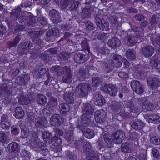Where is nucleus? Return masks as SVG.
I'll use <instances>...</instances> for the list:
<instances>
[{
	"instance_id": "nucleus-1",
	"label": "nucleus",
	"mask_w": 160,
	"mask_h": 160,
	"mask_svg": "<svg viewBox=\"0 0 160 160\" xmlns=\"http://www.w3.org/2000/svg\"><path fill=\"white\" fill-rule=\"evenodd\" d=\"M125 138L124 132L121 130H117L113 133L112 135V139L109 137L108 133H105L103 137L104 142L100 144L101 145L99 146V148H101V146H104L110 148L112 145V142L115 144H119L122 142Z\"/></svg>"
},
{
	"instance_id": "nucleus-2",
	"label": "nucleus",
	"mask_w": 160,
	"mask_h": 160,
	"mask_svg": "<svg viewBox=\"0 0 160 160\" xmlns=\"http://www.w3.org/2000/svg\"><path fill=\"white\" fill-rule=\"evenodd\" d=\"M18 52L21 55H27L28 52L35 58H37L39 55V50L35 49L32 42L28 40L21 42L18 45Z\"/></svg>"
},
{
	"instance_id": "nucleus-3",
	"label": "nucleus",
	"mask_w": 160,
	"mask_h": 160,
	"mask_svg": "<svg viewBox=\"0 0 160 160\" xmlns=\"http://www.w3.org/2000/svg\"><path fill=\"white\" fill-rule=\"evenodd\" d=\"M91 85L87 82L78 84L76 88L75 93L80 98L85 97L88 95V92L91 90Z\"/></svg>"
},
{
	"instance_id": "nucleus-4",
	"label": "nucleus",
	"mask_w": 160,
	"mask_h": 160,
	"mask_svg": "<svg viewBox=\"0 0 160 160\" xmlns=\"http://www.w3.org/2000/svg\"><path fill=\"white\" fill-rule=\"evenodd\" d=\"M100 17L99 14H96L94 17L95 23L101 30H107L109 28V23L107 20L101 19Z\"/></svg>"
},
{
	"instance_id": "nucleus-5",
	"label": "nucleus",
	"mask_w": 160,
	"mask_h": 160,
	"mask_svg": "<svg viewBox=\"0 0 160 160\" xmlns=\"http://www.w3.org/2000/svg\"><path fill=\"white\" fill-rule=\"evenodd\" d=\"M141 36L139 35L136 36H128L126 37L124 39L125 43L129 46H134L137 42H139L141 41Z\"/></svg>"
},
{
	"instance_id": "nucleus-6",
	"label": "nucleus",
	"mask_w": 160,
	"mask_h": 160,
	"mask_svg": "<svg viewBox=\"0 0 160 160\" xmlns=\"http://www.w3.org/2000/svg\"><path fill=\"white\" fill-rule=\"evenodd\" d=\"M142 55L146 58H150L154 53V48L152 46L148 45L144 46L142 48Z\"/></svg>"
},
{
	"instance_id": "nucleus-7",
	"label": "nucleus",
	"mask_w": 160,
	"mask_h": 160,
	"mask_svg": "<svg viewBox=\"0 0 160 160\" xmlns=\"http://www.w3.org/2000/svg\"><path fill=\"white\" fill-rule=\"evenodd\" d=\"M49 15L51 20L54 24H56L61 21V18L58 11L54 9L51 10L49 12Z\"/></svg>"
},
{
	"instance_id": "nucleus-8",
	"label": "nucleus",
	"mask_w": 160,
	"mask_h": 160,
	"mask_svg": "<svg viewBox=\"0 0 160 160\" xmlns=\"http://www.w3.org/2000/svg\"><path fill=\"white\" fill-rule=\"evenodd\" d=\"M64 122V119L58 114H54L51 117L50 123L53 126L60 125Z\"/></svg>"
},
{
	"instance_id": "nucleus-9",
	"label": "nucleus",
	"mask_w": 160,
	"mask_h": 160,
	"mask_svg": "<svg viewBox=\"0 0 160 160\" xmlns=\"http://www.w3.org/2000/svg\"><path fill=\"white\" fill-rule=\"evenodd\" d=\"M106 114V112L102 110L96 111L95 112L94 115V118L96 122L99 123H103L105 120Z\"/></svg>"
},
{
	"instance_id": "nucleus-10",
	"label": "nucleus",
	"mask_w": 160,
	"mask_h": 160,
	"mask_svg": "<svg viewBox=\"0 0 160 160\" xmlns=\"http://www.w3.org/2000/svg\"><path fill=\"white\" fill-rule=\"evenodd\" d=\"M35 143L34 145L36 148H40L41 150L40 152V153L42 155L41 157L42 156H45L49 154V151L47 149V146L43 142H35Z\"/></svg>"
},
{
	"instance_id": "nucleus-11",
	"label": "nucleus",
	"mask_w": 160,
	"mask_h": 160,
	"mask_svg": "<svg viewBox=\"0 0 160 160\" xmlns=\"http://www.w3.org/2000/svg\"><path fill=\"white\" fill-rule=\"evenodd\" d=\"M77 127L81 130L84 136L87 138L90 139L94 136V132L92 129L85 128L82 125H77Z\"/></svg>"
},
{
	"instance_id": "nucleus-12",
	"label": "nucleus",
	"mask_w": 160,
	"mask_h": 160,
	"mask_svg": "<svg viewBox=\"0 0 160 160\" xmlns=\"http://www.w3.org/2000/svg\"><path fill=\"white\" fill-rule=\"evenodd\" d=\"M122 58L121 56L113 53L111 59V64L113 66L119 67L121 66Z\"/></svg>"
},
{
	"instance_id": "nucleus-13",
	"label": "nucleus",
	"mask_w": 160,
	"mask_h": 160,
	"mask_svg": "<svg viewBox=\"0 0 160 160\" xmlns=\"http://www.w3.org/2000/svg\"><path fill=\"white\" fill-rule=\"evenodd\" d=\"M89 56L88 54L78 53L74 56V59L76 62L83 63L89 59Z\"/></svg>"
},
{
	"instance_id": "nucleus-14",
	"label": "nucleus",
	"mask_w": 160,
	"mask_h": 160,
	"mask_svg": "<svg viewBox=\"0 0 160 160\" xmlns=\"http://www.w3.org/2000/svg\"><path fill=\"white\" fill-rule=\"evenodd\" d=\"M93 98L95 100V104L97 106H102L105 103L104 98L101 95L97 92H95L93 94Z\"/></svg>"
},
{
	"instance_id": "nucleus-15",
	"label": "nucleus",
	"mask_w": 160,
	"mask_h": 160,
	"mask_svg": "<svg viewBox=\"0 0 160 160\" xmlns=\"http://www.w3.org/2000/svg\"><path fill=\"white\" fill-rule=\"evenodd\" d=\"M0 124L1 128L3 129H8L9 128L11 124L7 115H3L2 116Z\"/></svg>"
},
{
	"instance_id": "nucleus-16",
	"label": "nucleus",
	"mask_w": 160,
	"mask_h": 160,
	"mask_svg": "<svg viewBox=\"0 0 160 160\" xmlns=\"http://www.w3.org/2000/svg\"><path fill=\"white\" fill-rule=\"evenodd\" d=\"M131 126L135 129L141 130L144 126V123L141 121L132 120L130 123Z\"/></svg>"
},
{
	"instance_id": "nucleus-17",
	"label": "nucleus",
	"mask_w": 160,
	"mask_h": 160,
	"mask_svg": "<svg viewBox=\"0 0 160 160\" xmlns=\"http://www.w3.org/2000/svg\"><path fill=\"white\" fill-rule=\"evenodd\" d=\"M142 103V108L147 110L151 111L154 108V106L153 104L149 102L145 98L141 99Z\"/></svg>"
},
{
	"instance_id": "nucleus-18",
	"label": "nucleus",
	"mask_w": 160,
	"mask_h": 160,
	"mask_svg": "<svg viewBox=\"0 0 160 160\" xmlns=\"http://www.w3.org/2000/svg\"><path fill=\"white\" fill-rule=\"evenodd\" d=\"M147 83L151 88L153 89L158 87L159 81L156 78H148L147 79Z\"/></svg>"
},
{
	"instance_id": "nucleus-19",
	"label": "nucleus",
	"mask_w": 160,
	"mask_h": 160,
	"mask_svg": "<svg viewBox=\"0 0 160 160\" xmlns=\"http://www.w3.org/2000/svg\"><path fill=\"white\" fill-rule=\"evenodd\" d=\"M28 35L32 38H34L33 40V42L37 46H39L42 44V42L38 37L39 33L38 32L35 31H31L28 32Z\"/></svg>"
},
{
	"instance_id": "nucleus-20",
	"label": "nucleus",
	"mask_w": 160,
	"mask_h": 160,
	"mask_svg": "<svg viewBox=\"0 0 160 160\" xmlns=\"http://www.w3.org/2000/svg\"><path fill=\"white\" fill-rule=\"evenodd\" d=\"M21 8L20 7H17L10 12V18L13 20L16 21L18 20V18L21 15Z\"/></svg>"
},
{
	"instance_id": "nucleus-21",
	"label": "nucleus",
	"mask_w": 160,
	"mask_h": 160,
	"mask_svg": "<svg viewBox=\"0 0 160 160\" xmlns=\"http://www.w3.org/2000/svg\"><path fill=\"white\" fill-rule=\"evenodd\" d=\"M92 9L89 6L85 7L82 9L81 13V17L83 19L89 18L91 15Z\"/></svg>"
},
{
	"instance_id": "nucleus-22",
	"label": "nucleus",
	"mask_w": 160,
	"mask_h": 160,
	"mask_svg": "<svg viewBox=\"0 0 160 160\" xmlns=\"http://www.w3.org/2000/svg\"><path fill=\"white\" fill-rule=\"evenodd\" d=\"M91 120L89 115L83 114L81 117V123H78V125H82L85 128V127L90 125Z\"/></svg>"
},
{
	"instance_id": "nucleus-23",
	"label": "nucleus",
	"mask_w": 160,
	"mask_h": 160,
	"mask_svg": "<svg viewBox=\"0 0 160 160\" xmlns=\"http://www.w3.org/2000/svg\"><path fill=\"white\" fill-rule=\"evenodd\" d=\"M108 43L109 46L115 48L120 45L121 42L118 38H113L108 41Z\"/></svg>"
},
{
	"instance_id": "nucleus-24",
	"label": "nucleus",
	"mask_w": 160,
	"mask_h": 160,
	"mask_svg": "<svg viewBox=\"0 0 160 160\" xmlns=\"http://www.w3.org/2000/svg\"><path fill=\"white\" fill-rule=\"evenodd\" d=\"M118 92L117 88L115 86L111 85L108 87L106 92L111 96L115 97L116 96Z\"/></svg>"
},
{
	"instance_id": "nucleus-25",
	"label": "nucleus",
	"mask_w": 160,
	"mask_h": 160,
	"mask_svg": "<svg viewBox=\"0 0 160 160\" xmlns=\"http://www.w3.org/2000/svg\"><path fill=\"white\" fill-rule=\"evenodd\" d=\"M8 149L9 151L11 153L17 152L18 151V144L15 142L11 143L8 145Z\"/></svg>"
},
{
	"instance_id": "nucleus-26",
	"label": "nucleus",
	"mask_w": 160,
	"mask_h": 160,
	"mask_svg": "<svg viewBox=\"0 0 160 160\" xmlns=\"http://www.w3.org/2000/svg\"><path fill=\"white\" fill-rule=\"evenodd\" d=\"M48 122L47 120L43 121L41 118L38 117L35 119V126L38 128H44L46 125H47Z\"/></svg>"
},
{
	"instance_id": "nucleus-27",
	"label": "nucleus",
	"mask_w": 160,
	"mask_h": 160,
	"mask_svg": "<svg viewBox=\"0 0 160 160\" xmlns=\"http://www.w3.org/2000/svg\"><path fill=\"white\" fill-rule=\"evenodd\" d=\"M21 39V37L20 35L16 36L15 38L12 41H8L7 42V45L8 48H12L16 46Z\"/></svg>"
},
{
	"instance_id": "nucleus-28",
	"label": "nucleus",
	"mask_w": 160,
	"mask_h": 160,
	"mask_svg": "<svg viewBox=\"0 0 160 160\" xmlns=\"http://www.w3.org/2000/svg\"><path fill=\"white\" fill-rule=\"evenodd\" d=\"M87 71L86 68L82 67L80 68L78 70L77 75V77L80 80H83L86 78Z\"/></svg>"
},
{
	"instance_id": "nucleus-29",
	"label": "nucleus",
	"mask_w": 160,
	"mask_h": 160,
	"mask_svg": "<svg viewBox=\"0 0 160 160\" xmlns=\"http://www.w3.org/2000/svg\"><path fill=\"white\" fill-rule=\"evenodd\" d=\"M15 117L17 118L20 119L24 115V112L22 108L20 107H17L15 109Z\"/></svg>"
},
{
	"instance_id": "nucleus-30",
	"label": "nucleus",
	"mask_w": 160,
	"mask_h": 160,
	"mask_svg": "<svg viewBox=\"0 0 160 160\" xmlns=\"http://www.w3.org/2000/svg\"><path fill=\"white\" fill-rule=\"evenodd\" d=\"M73 93L72 92L66 93L64 96V99L65 102L68 104L73 103L74 101V98L73 97Z\"/></svg>"
},
{
	"instance_id": "nucleus-31",
	"label": "nucleus",
	"mask_w": 160,
	"mask_h": 160,
	"mask_svg": "<svg viewBox=\"0 0 160 160\" xmlns=\"http://www.w3.org/2000/svg\"><path fill=\"white\" fill-rule=\"evenodd\" d=\"M83 112H84L83 114L87 115H92L94 112V109L91 105L89 104H86L84 108L83 109Z\"/></svg>"
},
{
	"instance_id": "nucleus-32",
	"label": "nucleus",
	"mask_w": 160,
	"mask_h": 160,
	"mask_svg": "<svg viewBox=\"0 0 160 160\" xmlns=\"http://www.w3.org/2000/svg\"><path fill=\"white\" fill-rule=\"evenodd\" d=\"M59 29L58 28H52L48 30L46 34V36L48 38L51 36H58L59 34Z\"/></svg>"
},
{
	"instance_id": "nucleus-33",
	"label": "nucleus",
	"mask_w": 160,
	"mask_h": 160,
	"mask_svg": "<svg viewBox=\"0 0 160 160\" xmlns=\"http://www.w3.org/2000/svg\"><path fill=\"white\" fill-rule=\"evenodd\" d=\"M84 144L83 146L84 151L86 154L88 155L94 152L93 148L89 142H86L85 143L84 142Z\"/></svg>"
},
{
	"instance_id": "nucleus-34",
	"label": "nucleus",
	"mask_w": 160,
	"mask_h": 160,
	"mask_svg": "<svg viewBox=\"0 0 160 160\" xmlns=\"http://www.w3.org/2000/svg\"><path fill=\"white\" fill-rule=\"evenodd\" d=\"M126 56L128 59L129 60H134L136 58L135 51L132 49L127 50L126 52Z\"/></svg>"
},
{
	"instance_id": "nucleus-35",
	"label": "nucleus",
	"mask_w": 160,
	"mask_h": 160,
	"mask_svg": "<svg viewBox=\"0 0 160 160\" xmlns=\"http://www.w3.org/2000/svg\"><path fill=\"white\" fill-rule=\"evenodd\" d=\"M121 149L122 151L124 152H131V148L130 147L129 143L125 142L122 143L121 146Z\"/></svg>"
},
{
	"instance_id": "nucleus-36",
	"label": "nucleus",
	"mask_w": 160,
	"mask_h": 160,
	"mask_svg": "<svg viewBox=\"0 0 160 160\" xmlns=\"http://www.w3.org/2000/svg\"><path fill=\"white\" fill-rule=\"evenodd\" d=\"M19 103L22 105H27L30 103V101L28 98L26 97L22 96L18 97Z\"/></svg>"
},
{
	"instance_id": "nucleus-37",
	"label": "nucleus",
	"mask_w": 160,
	"mask_h": 160,
	"mask_svg": "<svg viewBox=\"0 0 160 160\" xmlns=\"http://www.w3.org/2000/svg\"><path fill=\"white\" fill-rule=\"evenodd\" d=\"M71 54L67 52H63L58 56V58L61 60L64 61H68Z\"/></svg>"
},
{
	"instance_id": "nucleus-38",
	"label": "nucleus",
	"mask_w": 160,
	"mask_h": 160,
	"mask_svg": "<svg viewBox=\"0 0 160 160\" xmlns=\"http://www.w3.org/2000/svg\"><path fill=\"white\" fill-rule=\"evenodd\" d=\"M52 106H50L48 110H47V111L46 112L48 114V116H50L51 114L54 113V110L56 108L58 105V102H50Z\"/></svg>"
},
{
	"instance_id": "nucleus-39",
	"label": "nucleus",
	"mask_w": 160,
	"mask_h": 160,
	"mask_svg": "<svg viewBox=\"0 0 160 160\" xmlns=\"http://www.w3.org/2000/svg\"><path fill=\"white\" fill-rule=\"evenodd\" d=\"M25 18H27L25 23V25H32L35 22V19L34 17L32 16H27V17H25Z\"/></svg>"
},
{
	"instance_id": "nucleus-40",
	"label": "nucleus",
	"mask_w": 160,
	"mask_h": 160,
	"mask_svg": "<svg viewBox=\"0 0 160 160\" xmlns=\"http://www.w3.org/2000/svg\"><path fill=\"white\" fill-rule=\"evenodd\" d=\"M47 99L46 97L42 95H38L37 99V102L40 105H44L46 103Z\"/></svg>"
},
{
	"instance_id": "nucleus-41",
	"label": "nucleus",
	"mask_w": 160,
	"mask_h": 160,
	"mask_svg": "<svg viewBox=\"0 0 160 160\" xmlns=\"http://www.w3.org/2000/svg\"><path fill=\"white\" fill-rule=\"evenodd\" d=\"M83 22L86 24V29L87 31L90 32L94 29V24L92 22L88 21H84Z\"/></svg>"
},
{
	"instance_id": "nucleus-42",
	"label": "nucleus",
	"mask_w": 160,
	"mask_h": 160,
	"mask_svg": "<svg viewBox=\"0 0 160 160\" xmlns=\"http://www.w3.org/2000/svg\"><path fill=\"white\" fill-rule=\"evenodd\" d=\"M51 70L57 72L59 76H61L63 74V68L60 66H53L51 68Z\"/></svg>"
},
{
	"instance_id": "nucleus-43",
	"label": "nucleus",
	"mask_w": 160,
	"mask_h": 160,
	"mask_svg": "<svg viewBox=\"0 0 160 160\" xmlns=\"http://www.w3.org/2000/svg\"><path fill=\"white\" fill-rule=\"evenodd\" d=\"M62 141L61 138L57 134L52 138L51 142L54 145H57L61 143Z\"/></svg>"
},
{
	"instance_id": "nucleus-44",
	"label": "nucleus",
	"mask_w": 160,
	"mask_h": 160,
	"mask_svg": "<svg viewBox=\"0 0 160 160\" xmlns=\"http://www.w3.org/2000/svg\"><path fill=\"white\" fill-rule=\"evenodd\" d=\"M150 136L151 138V143L155 145H159L160 144V140L158 137L153 136L152 134H150Z\"/></svg>"
},
{
	"instance_id": "nucleus-45",
	"label": "nucleus",
	"mask_w": 160,
	"mask_h": 160,
	"mask_svg": "<svg viewBox=\"0 0 160 160\" xmlns=\"http://www.w3.org/2000/svg\"><path fill=\"white\" fill-rule=\"evenodd\" d=\"M47 21L46 19L43 17L41 16L38 18V25L43 27L47 24Z\"/></svg>"
},
{
	"instance_id": "nucleus-46",
	"label": "nucleus",
	"mask_w": 160,
	"mask_h": 160,
	"mask_svg": "<svg viewBox=\"0 0 160 160\" xmlns=\"http://www.w3.org/2000/svg\"><path fill=\"white\" fill-rule=\"evenodd\" d=\"M155 116V114L154 113L145 114L144 116L146 120L149 123H153L154 118Z\"/></svg>"
},
{
	"instance_id": "nucleus-47",
	"label": "nucleus",
	"mask_w": 160,
	"mask_h": 160,
	"mask_svg": "<svg viewBox=\"0 0 160 160\" xmlns=\"http://www.w3.org/2000/svg\"><path fill=\"white\" fill-rule=\"evenodd\" d=\"M111 106L116 112H118L121 108V106L119 104L118 102L116 101H113L112 102Z\"/></svg>"
},
{
	"instance_id": "nucleus-48",
	"label": "nucleus",
	"mask_w": 160,
	"mask_h": 160,
	"mask_svg": "<svg viewBox=\"0 0 160 160\" xmlns=\"http://www.w3.org/2000/svg\"><path fill=\"white\" fill-rule=\"evenodd\" d=\"M151 151L154 158L157 160L160 159V154L158 149L155 148H152Z\"/></svg>"
},
{
	"instance_id": "nucleus-49",
	"label": "nucleus",
	"mask_w": 160,
	"mask_h": 160,
	"mask_svg": "<svg viewBox=\"0 0 160 160\" xmlns=\"http://www.w3.org/2000/svg\"><path fill=\"white\" fill-rule=\"evenodd\" d=\"M102 80V78L96 77L92 78V85L96 87L99 85Z\"/></svg>"
},
{
	"instance_id": "nucleus-50",
	"label": "nucleus",
	"mask_w": 160,
	"mask_h": 160,
	"mask_svg": "<svg viewBox=\"0 0 160 160\" xmlns=\"http://www.w3.org/2000/svg\"><path fill=\"white\" fill-rule=\"evenodd\" d=\"M72 73L65 75L62 77V81L67 83H70L71 82V78L72 77Z\"/></svg>"
},
{
	"instance_id": "nucleus-51",
	"label": "nucleus",
	"mask_w": 160,
	"mask_h": 160,
	"mask_svg": "<svg viewBox=\"0 0 160 160\" xmlns=\"http://www.w3.org/2000/svg\"><path fill=\"white\" fill-rule=\"evenodd\" d=\"M93 35L97 37V38L100 40H103L106 36V34L104 33H100L99 31H94L93 32Z\"/></svg>"
},
{
	"instance_id": "nucleus-52",
	"label": "nucleus",
	"mask_w": 160,
	"mask_h": 160,
	"mask_svg": "<svg viewBox=\"0 0 160 160\" xmlns=\"http://www.w3.org/2000/svg\"><path fill=\"white\" fill-rule=\"evenodd\" d=\"M59 108L61 111H64L66 112H68L70 109L69 106L65 103H62L60 104L59 105Z\"/></svg>"
},
{
	"instance_id": "nucleus-53",
	"label": "nucleus",
	"mask_w": 160,
	"mask_h": 160,
	"mask_svg": "<svg viewBox=\"0 0 160 160\" xmlns=\"http://www.w3.org/2000/svg\"><path fill=\"white\" fill-rule=\"evenodd\" d=\"M127 108H128L131 112L135 113L136 112L137 109L133 102L131 101H129L127 104Z\"/></svg>"
},
{
	"instance_id": "nucleus-54",
	"label": "nucleus",
	"mask_w": 160,
	"mask_h": 160,
	"mask_svg": "<svg viewBox=\"0 0 160 160\" xmlns=\"http://www.w3.org/2000/svg\"><path fill=\"white\" fill-rule=\"evenodd\" d=\"M22 137L24 138L32 136H33L34 137L36 138L37 136V135H32L31 132L25 130H23L22 132Z\"/></svg>"
},
{
	"instance_id": "nucleus-55",
	"label": "nucleus",
	"mask_w": 160,
	"mask_h": 160,
	"mask_svg": "<svg viewBox=\"0 0 160 160\" xmlns=\"http://www.w3.org/2000/svg\"><path fill=\"white\" fill-rule=\"evenodd\" d=\"M157 15L154 14L152 15L150 20V23L152 26L155 27L158 22V18H157Z\"/></svg>"
},
{
	"instance_id": "nucleus-56",
	"label": "nucleus",
	"mask_w": 160,
	"mask_h": 160,
	"mask_svg": "<svg viewBox=\"0 0 160 160\" xmlns=\"http://www.w3.org/2000/svg\"><path fill=\"white\" fill-rule=\"evenodd\" d=\"M75 0H61V4L63 8H66Z\"/></svg>"
},
{
	"instance_id": "nucleus-57",
	"label": "nucleus",
	"mask_w": 160,
	"mask_h": 160,
	"mask_svg": "<svg viewBox=\"0 0 160 160\" xmlns=\"http://www.w3.org/2000/svg\"><path fill=\"white\" fill-rule=\"evenodd\" d=\"M120 19V18H118L116 15L111 16L109 18V22L114 24L118 23L119 20Z\"/></svg>"
},
{
	"instance_id": "nucleus-58",
	"label": "nucleus",
	"mask_w": 160,
	"mask_h": 160,
	"mask_svg": "<svg viewBox=\"0 0 160 160\" xmlns=\"http://www.w3.org/2000/svg\"><path fill=\"white\" fill-rule=\"evenodd\" d=\"M138 158L142 160H146L147 158V154L146 152L143 150L140 151L138 155Z\"/></svg>"
},
{
	"instance_id": "nucleus-59",
	"label": "nucleus",
	"mask_w": 160,
	"mask_h": 160,
	"mask_svg": "<svg viewBox=\"0 0 160 160\" xmlns=\"http://www.w3.org/2000/svg\"><path fill=\"white\" fill-rule=\"evenodd\" d=\"M88 160H98L99 159L98 155L94 152L88 154Z\"/></svg>"
},
{
	"instance_id": "nucleus-60",
	"label": "nucleus",
	"mask_w": 160,
	"mask_h": 160,
	"mask_svg": "<svg viewBox=\"0 0 160 160\" xmlns=\"http://www.w3.org/2000/svg\"><path fill=\"white\" fill-rule=\"evenodd\" d=\"M32 5V3L29 0H27L22 2V4L19 6L21 8H26L29 7Z\"/></svg>"
},
{
	"instance_id": "nucleus-61",
	"label": "nucleus",
	"mask_w": 160,
	"mask_h": 160,
	"mask_svg": "<svg viewBox=\"0 0 160 160\" xmlns=\"http://www.w3.org/2000/svg\"><path fill=\"white\" fill-rule=\"evenodd\" d=\"M42 135L43 139H49L52 138V135L51 133L47 131H44L42 133Z\"/></svg>"
},
{
	"instance_id": "nucleus-62",
	"label": "nucleus",
	"mask_w": 160,
	"mask_h": 160,
	"mask_svg": "<svg viewBox=\"0 0 160 160\" xmlns=\"http://www.w3.org/2000/svg\"><path fill=\"white\" fill-rule=\"evenodd\" d=\"M140 83L139 81L137 80H132L131 83V86L133 91L138 87L140 85Z\"/></svg>"
},
{
	"instance_id": "nucleus-63",
	"label": "nucleus",
	"mask_w": 160,
	"mask_h": 160,
	"mask_svg": "<svg viewBox=\"0 0 160 160\" xmlns=\"http://www.w3.org/2000/svg\"><path fill=\"white\" fill-rule=\"evenodd\" d=\"M153 44L155 46L157 44L159 46V50L160 52V36H158L152 41Z\"/></svg>"
},
{
	"instance_id": "nucleus-64",
	"label": "nucleus",
	"mask_w": 160,
	"mask_h": 160,
	"mask_svg": "<svg viewBox=\"0 0 160 160\" xmlns=\"http://www.w3.org/2000/svg\"><path fill=\"white\" fill-rule=\"evenodd\" d=\"M12 129L11 131L12 133L15 135H18L20 131H21V129L19 127H16L12 128Z\"/></svg>"
}]
</instances>
